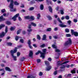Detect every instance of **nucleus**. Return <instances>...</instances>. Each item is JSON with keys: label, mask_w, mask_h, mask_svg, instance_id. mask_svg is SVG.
Segmentation results:
<instances>
[{"label": "nucleus", "mask_w": 78, "mask_h": 78, "mask_svg": "<svg viewBox=\"0 0 78 78\" xmlns=\"http://www.w3.org/2000/svg\"><path fill=\"white\" fill-rule=\"evenodd\" d=\"M56 20H54V24H55V25H56Z\"/></svg>", "instance_id": "obj_62"}, {"label": "nucleus", "mask_w": 78, "mask_h": 78, "mask_svg": "<svg viewBox=\"0 0 78 78\" xmlns=\"http://www.w3.org/2000/svg\"><path fill=\"white\" fill-rule=\"evenodd\" d=\"M42 41H45L46 40V35H44L43 36Z\"/></svg>", "instance_id": "obj_15"}, {"label": "nucleus", "mask_w": 78, "mask_h": 78, "mask_svg": "<svg viewBox=\"0 0 78 78\" xmlns=\"http://www.w3.org/2000/svg\"><path fill=\"white\" fill-rule=\"evenodd\" d=\"M24 18L25 19H30V17L29 16H25Z\"/></svg>", "instance_id": "obj_24"}, {"label": "nucleus", "mask_w": 78, "mask_h": 78, "mask_svg": "<svg viewBox=\"0 0 78 78\" xmlns=\"http://www.w3.org/2000/svg\"><path fill=\"white\" fill-rule=\"evenodd\" d=\"M73 22L75 23H76V22H78V20L76 19H74L73 20Z\"/></svg>", "instance_id": "obj_43"}, {"label": "nucleus", "mask_w": 78, "mask_h": 78, "mask_svg": "<svg viewBox=\"0 0 78 78\" xmlns=\"http://www.w3.org/2000/svg\"><path fill=\"white\" fill-rule=\"evenodd\" d=\"M0 20L1 21H2V20H3V16H2L0 17Z\"/></svg>", "instance_id": "obj_26"}, {"label": "nucleus", "mask_w": 78, "mask_h": 78, "mask_svg": "<svg viewBox=\"0 0 78 78\" xmlns=\"http://www.w3.org/2000/svg\"><path fill=\"white\" fill-rule=\"evenodd\" d=\"M7 44L8 45H9V46H11V45H12V43H7Z\"/></svg>", "instance_id": "obj_41"}, {"label": "nucleus", "mask_w": 78, "mask_h": 78, "mask_svg": "<svg viewBox=\"0 0 78 78\" xmlns=\"http://www.w3.org/2000/svg\"><path fill=\"white\" fill-rule=\"evenodd\" d=\"M7 25H10L11 24V22L8 21L7 22Z\"/></svg>", "instance_id": "obj_56"}, {"label": "nucleus", "mask_w": 78, "mask_h": 78, "mask_svg": "<svg viewBox=\"0 0 78 78\" xmlns=\"http://www.w3.org/2000/svg\"><path fill=\"white\" fill-rule=\"evenodd\" d=\"M65 32L66 33H69V29H66L65 30Z\"/></svg>", "instance_id": "obj_46"}, {"label": "nucleus", "mask_w": 78, "mask_h": 78, "mask_svg": "<svg viewBox=\"0 0 78 78\" xmlns=\"http://www.w3.org/2000/svg\"><path fill=\"white\" fill-rule=\"evenodd\" d=\"M20 54L19 52H18L17 53V56H20Z\"/></svg>", "instance_id": "obj_57"}, {"label": "nucleus", "mask_w": 78, "mask_h": 78, "mask_svg": "<svg viewBox=\"0 0 78 78\" xmlns=\"http://www.w3.org/2000/svg\"><path fill=\"white\" fill-rule=\"evenodd\" d=\"M60 62H61L58 61V65H61L62 67H60L61 69H64V68H65V66L63 65L64 64H67V63H68V62H65L62 64H61V63H60Z\"/></svg>", "instance_id": "obj_3"}, {"label": "nucleus", "mask_w": 78, "mask_h": 78, "mask_svg": "<svg viewBox=\"0 0 78 78\" xmlns=\"http://www.w3.org/2000/svg\"><path fill=\"white\" fill-rule=\"evenodd\" d=\"M51 30V28H49L47 29V31H50Z\"/></svg>", "instance_id": "obj_51"}, {"label": "nucleus", "mask_w": 78, "mask_h": 78, "mask_svg": "<svg viewBox=\"0 0 78 78\" xmlns=\"http://www.w3.org/2000/svg\"><path fill=\"white\" fill-rule=\"evenodd\" d=\"M5 26L4 24H2L1 25H0V29H2V28L4 27Z\"/></svg>", "instance_id": "obj_27"}, {"label": "nucleus", "mask_w": 78, "mask_h": 78, "mask_svg": "<svg viewBox=\"0 0 78 78\" xmlns=\"http://www.w3.org/2000/svg\"><path fill=\"white\" fill-rule=\"evenodd\" d=\"M7 1L8 2H10V4L9 7L11 9H13V7L14 6V5H13L14 2L13 1V0H7Z\"/></svg>", "instance_id": "obj_4"}, {"label": "nucleus", "mask_w": 78, "mask_h": 78, "mask_svg": "<svg viewBox=\"0 0 78 78\" xmlns=\"http://www.w3.org/2000/svg\"><path fill=\"white\" fill-rule=\"evenodd\" d=\"M65 19V17L64 16H62L61 18V20H64Z\"/></svg>", "instance_id": "obj_60"}, {"label": "nucleus", "mask_w": 78, "mask_h": 78, "mask_svg": "<svg viewBox=\"0 0 78 78\" xmlns=\"http://www.w3.org/2000/svg\"><path fill=\"white\" fill-rule=\"evenodd\" d=\"M31 25L30 24H29V26L28 27V28L29 29L27 30V31L28 32H30V31H32V29H31Z\"/></svg>", "instance_id": "obj_9"}, {"label": "nucleus", "mask_w": 78, "mask_h": 78, "mask_svg": "<svg viewBox=\"0 0 78 78\" xmlns=\"http://www.w3.org/2000/svg\"><path fill=\"white\" fill-rule=\"evenodd\" d=\"M15 28H16L15 27H11V28H10V30H11V31H12L14 30H15Z\"/></svg>", "instance_id": "obj_29"}, {"label": "nucleus", "mask_w": 78, "mask_h": 78, "mask_svg": "<svg viewBox=\"0 0 78 78\" xmlns=\"http://www.w3.org/2000/svg\"><path fill=\"white\" fill-rule=\"evenodd\" d=\"M71 72L72 73H76V72H75V70L74 69H73L71 71Z\"/></svg>", "instance_id": "obj_35"}, {"label": "nucleus", "mask_w": 78, "mask_h": 78, "mask_svg": "<svg viewBox=\"0 0 78 78\" xmlns=\"http://www.w3.org/2000/svg\"><path fill=\"white\" fill-rule=\"evenodd\" d=\"M58 73V71H55L54 72V74L55 75H56Z\"/></svg>", "instance_id": "obj_37"}, {"label": "nucleus", "mask_w": 78, "mask_h": 78, "mask_svg": "<svg viewBox=\"0 0 78 78\" xmlns=\"http://www.w3.org/2000/svg\"><path fill=\"white\" fill-rule=\"evenodd\" d=\"M41 17V15L39 13L37 14V19H39Z\"/></svg>", "instance_id": "obj_19"}, {"label": "nucleus", "mask_w": 78, "mask_h": 78, "mask_svg": "<svg viewBox=\"0 0 78 78\" xmlns=\"http://www.w3.org/2000/svg\"><path fill=\"white\" fill-rule=\"evenodd\" d=\"M58 30V29L57 27H56L54 29V31H57Z\"/></svg>", "instance_id": "obj_59"}, {"label": "nucleus", "mask_w": 78, "mask_h": 78, "mask_svg": "<svg viewBox=\"0 0 78 78\" xmlns=\"http://www.w3.org/2000/svg\"><path fill=\"white\" fill-rule=\"evenodd\" d=\"M49 10L50 12H52V8L51 6L48 7Z\"/></svg>", "instance_id": "obj_16"}, {"label": "nucleus", "mask_w": 78, "mask_h": 78, "mask_svg": "<svg viewBox=\"0 0 78 78\" xmlns=\"http://www.w3.org/2000/svg\"><path fill=\"white\" fill-rule=\"evenodd\" d=\"M51 69V66H48L46 68V71H48V70H50Z\"/></svg>", "instance_id": "obj_11"}, {"label": "nucleus", "mask_w": 78, "mask_h": 78, "mask_svg": "<svg viewBox=\"0 0 78 78\" xmlns=\"http://www.w3.org/2000/svg\"><path fill=\"white\" fill-rule=\"evenodd\" d=\"M17 48H15V49L13 51L12 50H11L10 51L11 55L12 58H13L14 61H17V59H16V57L14 56V53H16L17 52Z\"/></svg>", "instance_id": "obj_1"}, {"label": "nucleus", "mask_w": 78, "mask_h": 78, "mask_svg": "<svg viewBox=\"0 0 78 78\" xmlns=\"http://www.w3.org/2000/svg\"><path fill=\"white\" fill-rule=\"evenodd\" d=\"M2 70L4 72H5V71L4 70V69H0V71H2Z\"/></svg>", "instance_id": "obj_58"}, {"label": "nucleus", "mask_w": 78, "mask_h": 78, "mask_svg": "<svg viewBox=\"0 0 78 78\" xmlns=\"http://www.w3.org/2000/svg\"><path fill=\"white\" fill-rule=\"evenodd\" d=\"M37 62L38 63H39L41 62V59H38L37 60Z\"/></svg>", "instance_id": "obj_47"}, {"label": "nucleus", "mask_w": 78, "mask_h": 78, "mask_svg": "<svg viewBox=\"0 0 78 78\" xmlns=\"http://www.w3.org/2000/svg\"><path fill=\"white\" fill-rule=\"evenodd\" d=\"M19 39V37L18 36H16L15 37V40L16 41H18Z\"/></svg>", "instance_id": "obj_49"}, {"label": "nucleus", "mask_w": 78, "mask_h": 78, "mask_svg": "<svg viewBox=\"0 0 78 78\" xmlns=\"http://www.w3.org/2000/svg\"><path fill=\"white\" fill-rule=\"evenodd\" d=\"M52 47L53 48H55L56 49L55 51L56 52H59L60 51V50H59L56 49L57 48V46H56L55 45L52 44Z\"/></svg>", "instance_id": "obj_6"}, {"label": "nucleus", "mask_w": 78, "mask_h": 78, "mask_svg": "<svg viewBox=\"0 0 78 78\" xmlns=\"http://www.w3.org/2000/svg\"><path fill=\"white\" fill-rule=\"evenodd\" d=\"M16 9H14L13 10L12 9H10V11H16Z\"/></svg>", "instance_id": "obj_54"}, {"label": "nucleus", "mask_w": 78, "mask_h": 78, "mask_svg": "<svg viewBox=\"0 0 78 78\" xmlns=\"http://www.w3.org/2000/svg\"><path fill=\"white\" fill-rule=\"evenodd\" d=\"M58 78H62V75H60L59 76H58Z\"/></svg>", "instance_id": "obj_64"}, {"label": "nucleus", "mask_w": 78, "mask_h": 78, "mask_svg": "<svg viewBox=\"0 0 78 78\" xmlns=\"http://www.w3.org/2000/svg\"><path fill=\"white\" fill-rule=\"evenodd\" d=\"M53 37L54 39H58V35L54 36Z\"/></svg>", "instance_id": "obj_39"}, {"label": "nucleus", "mask_w": 78, "mask_h": 78, "mask_svg": "<svg viewBox=\"0 0 78 78\" xmlns=\"http://www.w3.org/2000/svg\"><path fill=\"white\" fill-rule=\"evenodd\" d=\"M5 69V70L7 71H9V72H11V69H10L8 67H6Z\"/></svg>", "instance_id": "obj_14"}, {"label": "nucleus", "mask_w": 78, "mask_h": 78, "mask_svg": "<svg viewBox=\"0 0 78 78\" xmlns=\"http://www.w3.org/2000/svg\"><path fill=\"white\" fill-rule=\"evenodd\" d=\"M72 40L70 38L69 39V45H70L72 44Z\"/></svg>", "instance_id": "obj_12"}, {"label": "nucleus", "mask_w": 78, "mask_h": 78, "mask_svg": "<svg viewBox=\"0 0 78 78\" xmlns=\"http://www.w3.org/2000/svg\"><path fill=\"white\" fill-rule=\"evenodd\" d=\"M69 45V41H67L65 43V45Z\"/></svg>", "instance_id": "obj_25"}, {"label": "nucleus", "mask_w": 78, "mask_h": 78, "mask_svg": "<svg viewBox=\"0 0 78 78\" xmlns=\"http://www.w3.org/2000/svg\"><path fill=\"white\" fill-rule=\"evenodd\" d=\"M47 18H48L50 20H51V19H52L51 18V16H49V15L47 16Z\"/></svg>", "instance_id": "obj_22"}, {"label": "nucleus", "mask_w": 78, "mask_h": 78, "mask_svg": "<svg viewBox=\"0 0 78 78\" xmlns=\"http://www.w3.org/2000/svg\"><path fill=\"white\" fill-rule=\"evenodd\" d=\"M33 46H34V47H35V48H37V47L36 44H33Z\"/></svg>", "instance_id": "obj_55"}, {"label": "nucleus", "mask_w": 78, "mask_h": 78, "mask_svg": "<svg viewBox=\"0 0 78 78\" xmlns=\"http://www.w3.org/2000/svg\"><path fill=\"white\" fill-rule=\"evenodd\" d=\"M42 72H40L39 73V75L40 76H42Z\"/></svg>", "instance_id": "obj_52"}, {"label": "nucleus", "mask_w": 78, "mask_h": 78, "mask_svg": "<svg viewBox=\"0 0 78 78\" xmlns=\"http://www.w3.org/2000/svg\"><path fill=\"white\" fill-rule=\"evenodd\" d=\"M45 46V44H43L41 46V48H42L43 47H44Z\"/></svg>", "instance_id": "obj_48"}, {"label": "nucleus", "mask_w": 78, "mask_h": 78, "mask_svg": "<svg viewBox=\"0 0 78 78\" xmlns=\"http://www.w3.org/2000/svg\"><path fill=\"white\" fill-rule=\"evenodd\" d=\"M72 35H74L75 36H78V33L77 32L73 30H71Z\"/></svg>", "instance_id": "obj_5"}, {"label": "nucleus", "mask_w": 78, "mask_h": 78, "mask_svg": "<svg viewBox=\"0 0 78 78\" xmlns=\"http://www.w3.org/2000/svg\"><path fill=\"white\" fill-rule=\"evenodd\" d=\"M44 62L46 65H49L50 64V63H49V62L48 61H45Z\"/></svg>", "instance_id": "obj_20"}, {"label": "nucleus", "mask_w": 78, "mask_h": 78, "mask_svg": "<svg viewBox=\"0 0 78 78\" xmlns=\"http://www.w3.org/2000/svg\"><path fill=\"white\" fill-rule=\"evenodd\" d=\"M20 42L21 43H23V39H20Z\"/></svg>", "instance_id": "obj_42"}, {"label": "nucleus", "mask_w": 78, "mask_h": 78, "mask_svg": "<svg viewBox=\"0 0 78 78\" xmlns=\"http://www.w3.org/2000/svg\"><path fill=\"white\" fill-rule=\"evenodd\" d=\"M34 9V7H30L29 9V11H33Z\"/></svg>", "instance_id": "obj_23"}, {"label": "nucleus", "mask_w": 78, "mask_h": 78, "mask_svg": "<svg viewBox=\"0 0 78 78\" xmlns=\"http://www.w3.org/2000/svg\"><path fill=\"white\" fill-rule=\"evenodd\" d=\"M60 13L61 14H64V10H60Z\"/></svg>", "instance_id": "obj_30"}, {"label": "nucleus", "mask_w": 78, "mask_h": 78, "mask_svg": "<svg viewBox=\"0 0 78 78\" xmlns=\"http://www.w3.org/2000/svg\"><path fill=\"white\" fill-rule=\"evenodd\" d=\"M65 18L67 20H69V16H65Z\"/></svg>", "instance_id": "obj_45"}, {"label": "nucleus", "mask_w": 78, "mask_h": 78, "mask_svg": "<svg viewBox=\"0 0 78 78\" xmlns=\"http://www.w3.org/2000/svg\"><path fill=\"white\" fill-rule=\"evenodd\" d=\"M14 4L15 5H19V3L17 2H14Z\"/></svg>", "instance_id": "obj_28"}, {"label": "nucleus", "mask_w": 78, "mask_h": 78, "mask_svg": "<svg viewBox=\"0 0 78 78\" xmlns=\"http://www.w3.org/2000/svg\"><path fill=\"white\" fill-rule=\"evenodd\" d=\"M31 23V25L34 27H36V24L32 22Z\"/></svg>", "instance_id": "obj_21"}, {"label": "nucleus", "mask_w": 78, "mask_h": 78, "mask_svg": "<svg viewBox=\"0 0 78 78\" xmlns=\"http://www.w3.org/2000/svg\"><path fill=\"white\" fill-rule=\"evenodd\" d=\"M5 33H7V32H8V27L7 26L5 27Z\"/></svg>", "instance_id": "obj_36"}, {"label": "nucleus", "mask_w": 78, "mask_h": 78, "mask_svg": "<svg viewBox=\"0 0 78 78\" xmlns=\"http://www.w3.org/2000/svg\"><path fill=\"white\" fill-rule=\"evenodd\" d=\"M19 16V13L17 14L16 15H15L12 18V20H13L14 21H16L17 19L16 18L18 17Z\"/></svg>", "instance_id": "obj_7"}, {"label": "nucleus", "mask_w": 78, "mask_h": 78, "mask_svg": "<svg viewBox=\"0 0 78 78\" xmlns=\"http://www.w3.org/2000/svg\"><path fill=\"white\" fill-rule=\"evenodd\" d=\"M25 59V57H23V58H21L20 61H23V60Z\"/></svg>", "instance_id": "obj_40"}, {"label": "nucleus", "mask_w": 78, "mask_h": 78, "mask_svg": "<svg viewBox=\"0 0 78 78\" xmlns=\"http://www.w3.org/2000/svg\"><path fill=\"white\" fill-rule=\"evenodd\" d=\"M33 51H30L29 53V56L31 58H33Z\"/></svg>", "instance_id": "obj_8"}, {"label": "nucleus", "mask_w": 78, "mask_h": 78, "mask_svg": "<svg viewBox=\"0 0 78 78\" xmlns=\"http://www.w3.org/2000/svg\"><path fill=\"white\" fill-rule=\"evenodd\" d=\"M27 43L29 45H31V41L30 40H29L27 42Z\"/></svg>", "instance_id": "obj_33"}, {"label": "nucleus", "mask_w": 78, "mask_h": 78, "mask_svg": "<svg viewBox=\"0 0 78 78\" xmlns=\"http://www.w3.org/2000/svg\"><path fill=\"white\" fill-rule=\"evenodd\" d=\"M5 11H6V10H5V9H4L2 10L1 12L3 13V12H5Z\"/></svg>", "instance_id": "obj_44"}, {"label": "nucleus", "mask_w": 78, "mask_h": 78, "mask_svg": "<svg viewBox=\"0 0 78 78\" xmlns=\"http://www.w3.org/2000/svg\"><path fill=\"white\" fill-rule=\"evenodd\" d=\"M41 51H38V52H37L36 53V55H39V53H40L41 54Z\"/></svg>", "instance_id": "obj_34"}, {"label": "nucleus", "mask_w": 78, "mask_h": 78, "mask_svg": "<svg viewBox=\"0 0 78 78\" xmlns=\"http://www.w3.org/2000/svg\"><path fill=\"white\" fill-rule=\"evenodd\" d=\"M59 26L60 27H62V28H63L64 27H66L67 26L65 25H64L63 24H59Z\"/></svg>", "instance_id": "obj_13"}, {"label": "nucleus", "mask_w": 78, "mask_h": 78, "mask_svg": "<svg viewBox=\"0 0 78 78\" xmlns=\"http://www.w3.org/2000/svg\"><path fill=\"white\" fill-rule=\"evenodd\" d=\"M1 67H5V65L3 64L1 65Z\"/></svg>", "instance_id": "obj_61"}, {"label": "nucleus", "mask_w": 78, "mask_h": 78, "mask_svg": "<svg viewBox=\"0 0 78 78\" xmlns=\"http://www.w3.org/2000/svg\"><path fill=\"white\" fill-rule=\"evenodd\" d=\"M20 31H21V30H18L17 32V34H19L20 33Z\"/></svg>", "instance_id": "obj_38"}, {"label": "nucleus", "mask_w": 78, "mask_h": 78, "mask_svg": "<svg viewBox=\"0 0 78 78\" xmlns=\"http://www.w3.org/2000/svg\"><path fill=\"white\" fill-rule=\"evenodd\" d=\"M42 51L43 52H41V57H42L43 59H44L45 58V52L47 51V49H44L42 50Z\"/></svg>", "instance_id": "obj_2"}, {"label": "nucleus", "mask_w": 78, "mask_h": 78, "mask_svg": "<svg viewBox=\"0 0 78 78\" xmlns=\"http://www.w3.org/2000/svg\"><path fill=\"white\" fill-rule=\"evenodd\" d=\"M31 78H35V76L31 75Z\"/></svg>", "instance_id": "obj_63"}, {"label": "nucleus", "mask_w": 78, "mask_h": 78, "mask_svg": "<svg viewBox=\"0 0 78 78\" xmlns=\"http://www.w3.org/2000/svg\"><path fill=\"white\" fill-rule=\"evenodd\" d=\"M18 20L20 21H22V19L21 18H20V17L19 16L18 17Z\"/></svg>", "instance_id": "obj_50"}, {"label": "nucleus", "mask_w": 78, "mask_h": 78, "mask_svg": "<svg viewBox=\"0 0 78 78\" xmlns=\"http://www.w3.org/2000/svg\"><path fill=\"white\" fill-rule=\"evenodd\" d=\"M48 60L49 61H51V58H48Z\"/></svg>", "instance_id": "obj_53"}, {"label": "nucleus", "mask_w": 78, "mask_h": 78, "mask_svg": "<svg viewBox=\"0 0 78 78\" xmlns=\"http://www.w3.org/2000/svg\"><path fill=\"white\" fill-rule=\"evenodd\" d=\"M6 33H5L2 32L0 34V37H4Z\"/></svg>", "instance_id": "obj_10"}, {"label": "nucleus", "mask_w": 78, "mask_h": 78, "mask_svg": "<svg viewBox=\"0 0 78 78\" xmlns=\"http://www.w3.org/2000/svg\"><path fill=\"white\" fill-rule=\"evenodd\" d=\"M40 9L41 10H43L44 9V5H40Z\"/></svg>", "instance_id": "obj_17"}, {"label": "nucleus", "mask_w": 78, "mask_h": 78, "mask_svg": "<svg viewBox=\"0 0 78 78\" xmlns=\"http://www.w3.org/2000/svg\"><path fill=\"white\" fill-rule=\"evenodd\" d=\"M57 20L59 22V23H62V21H61V20H60L59 18L57 19Z\"/></svg>", "instance_id": "obj_31"}, {"label": "nucleus", "mask_w": 78, "mask_h": 78, "mask_svg": "<svg viewBox=\"0 0 78 78\" xmlns=\"http://www.w3.org/2000/svg\"><path fill=\"white\" fill-rule=\"evenodd\" d=\"M30 19H31V20H34V19H35V18H34V16H31L30 17Z\"/></svg>", "instance_id": "obj_18"}, {"label": "nucleus", "mask_w": 78, "mask_h": 78, "mask_svg": "<svg viewBox=\"0 0 78 78\" xmlns=\"http://www.w3.org/2000/svg\"><path fill=\"white\" fill-rule=\"evenodd\" d=\"M37 39H38V40H40L41 39V37L39 36V35H38L37 36Z\"/></svg>", "instance_id": "obj_32"}]
</instances>
